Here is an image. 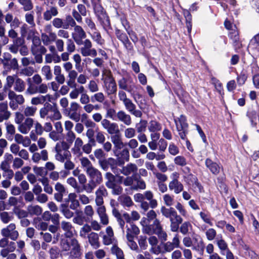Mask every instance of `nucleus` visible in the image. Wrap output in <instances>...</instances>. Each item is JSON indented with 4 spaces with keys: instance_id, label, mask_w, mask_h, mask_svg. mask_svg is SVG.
<instances>
[{
    "instance_id": "1",
    "label": "nucleus",
    "mask_w": 259,
    "mask_h": 259,
    "mask_svg": "<svg viewBox=\"0 0 259 259\" xmlns=\"http://www.w3.org/2000/svg\"><path fill=\"white\" fill-rule=\"evenodd\" d=\"M160 211L164 217L169 219L171 232H176L180 229V231L182 234L186 235L192 229V226L191 223L189 221L183 223V218L178 214L173 207L166 208L163 206L161 207Z\"/></svg>"
},
{
    "instance_id": "2",
    "label": "nucleus",
    "mask_w": 259,
    "mask_h": 259,
    "mask_svg": "<svg viewBox=\"0 0 259 259\" xmlns=\"http://www.w3.org/2000/svg\"><path fill=\"white\" fill-rule=\"evenodd\" d=\"M69 148V146L65 141L58 142L55 147V157L56 160L64 163V168L69 171L74 169L75 164L71 160V155Z\"/></svg>"
},
{
    "instance_id": "3",
    "label": "nucleus",
    "mask_w": 259,
    "mask_h": 259,
    "mask_svg": "<svg viewBox=\"0 0 259 259\" xmlns=\"http://www.w3.org/2000/svg\"><path fill=\"white\" fill-rule=\"evenodd\" d=\"M42 79L38 74H34L32 77L26 79L27 88L25 92L26 96H32L36 94H46L49 90L46 83H42Z\"/></svg>"
},
{
    "instance_id": "4",
    "label": "nucleus",
    "mask_w": 259,
    "mask_h": 259,
    "mask_svg": "<svg viewBox=\"0 0 259 259\" xmlns=\"http://www.w3.org/2000/svg\"><path fill=\"white\" fill-rule=\"evenodd\" d=\"M100 235L102 237V242L104 245H113L111 248V251L112 254L116 256V259H125L122 250L116 245V239L111 227H107L105 233L101 232Z\"/></svg>"
},
{
    "instance_id": "5",
    "label": "nucleus",
    "mask_w": 259,
    "mask_h": 259,
    "mask_svg": "<svg viewBox=\"0 0 259 259\" xmlns=\"http://www.w3.org/2000/svg\"><path fill=\"white\" fill-rule=\"evenodd\" d=\"M174 120L180 137L182 140H187L188 124L186 117L181 115L179 117L175 118Z\"/></svg>"
},
{
    "instance_id": "6",
    "label": "nucleus",
    "mask_w": 259,
    "mask_h": 259,
    "mask_svg": "<svg viewBox=\"0 0 259 259\" xmlns=\"http://www.w3.org/2000/svg\"><path fill=\"white\" fill-rule=\"evenodd\" d=\"M77 45L82 46L80 48V53L82 56L95 57L97 55V52L93 48L92 42L89 39H85Z\"/></svg>"
},
{
    "instance_id": "7",
    "label": "nucleus",
    "mask_w": 259,
    "mask_h": 259,
    "mask_svg": "<svg viewBox=\"0 0 259 259\" xmlns=\"http://www.w3.org/2000/svg\"><path fill=\"white\" fill-rule=\"evenodd\" d=\"M180 243L179 235L176 234L172 238V242L167 241L166 242H161L159 248L160 253L171 252L175 248L179 247Z\"/></svg>"
},
{
    "instance_id": "8",
    "label": "nucleus",
    "mask_w": 259,
    "mask_h": 259,
    "mask_svg": "<svg viewBox=\"0 0 259 259\" xmlns=\"http://www.w3.org/2000/svg\"><path fill=\"white\" fill-rule=\"evenodd\" d=\"M8 96L10 100L9 106L13 110H16L18 108V105H22L25 102L23 95H17L11 90H9Z\"/></svg>"
},
{
    "instance_id": "9",
    "label": "nucleus",
    "mask_w": 259,
    "mask_h": 259,
    "mask_svg": "<svg viewBox=\"0 0 259 259\" xmlns=\"http://www.w3.org/2000/svg\"><path fill=\"white\" fill-rule=\"evenodd\" d=\"M80 108L79 103L76 102H72L70 107L66 110L67 116L74 121L78 122L80 120V114L78 112V110Z\"/></svg>"
},
{
    "instance_id": "10",
    "label": "nucleus",
    "mask_w": 259,
    "mask_h": 259,
    "mask_svg": "<svg viewBox=\"0 0 259 259\" xmlns=\"http://www.w3.org/2000/svg\"><path fill=\"white\" fill-rule=\"evenodd\" d=\"M1 234L5 237L10 238L13 240H16L18 236V232L16 230V225L14 223L10 224L6 228L1 230Z\"/></svg>"
},
{
    "instance_id": "11",
    "label": "nucleus",
    "mask_w": 259,
    "mask_h": 259,
    "mask_svg": "<svg viewBox=\"0 0 259 259\" xmlns=\"http://www.w3.org/2000/svg\"><path fill=\"white\" fill-rule=\"evenodd\" d=\"M71 36L75 43L79 44L87 37L86 32L83 28L77 25L73 28V31L71 33Z\"/></svg>"
},
{
    "instance_id": "12",
    "label": "nucleus",
    "mask_w": 259,
    "mask_h": 259,
    "mask_svg": "<svg viewBox=\"0 0 259 259\" xmlns=\"http://www.w3.org/2000/svg\"><path fill=\"white\" fill-rule=\"evenodd\" d=\"M101 123L109 134L115 135L119 133V127L116 123L111 122L107 119H103Z\"/></svg>"
},
{
    "instance_id": "13",
    "label": "nucleus",
    "mask_w": 259,
    "mask_h": 259,
    "mask_svg": "<svg viewBox=\"0 0 259 259\" xmlns=\"http://www.w3.org/2000/svg\"><path fill=\"white\" fill-rule=\"evenodd\" d=\"M162 226L159 220H154L153 224L149 226H146L143 229V232L147 234H156L162 230Z\"/></svg>"
},
{
    "instance_id": "14",
    "label": "nucleus",
    "mask_w": 259,
    "mask_h": 259,
    "mask_svg": "<svg viewBox=\"0 0 259 259\" xmlns=\"http://www.w3.org/2000/svg\"><path fill=\"white\" fill-rule=\"evenodd\" d=\"M70 243L72 248L69 253L68 259H76L80 255V245L78 241L75 238L71 239Z\"/></svg>"
},
{
    "instance_id": "15",
    "label": "nucleus",
    "mask_w": 259,
    "mask_h": 259,
    "mask_svg": "<svg viewBox=\"0 0 259 259\" xmlns=\"http://www.w3.org/2000/svg\"><path fill=\"white\" fill-rule=\"evenodd\" d=\"M90 178V180L100 185L103 182L102 173L95 167L86 173Z\"/></svg>"
},
{
    "instance_id": "16",
    "label": "nucleus",
    "mask_w": 259,
    "mask_h": 259,
    "mask_svg": "<svg viewBox=\"0 0 259 259\" xmlns=\"http://www.w3.org/2000/svg\"><path fill=\"white\" fill-rule=\"evenodd\" d=\"M94 10L96 16L98 19L100 21H102L103 20L106 19V21L108 23H109V20L108 19L106 12H105L103 8L100 5V3H96V2H92Z\"/></svg>"
},
{
    "instance_id": "17",
    "label": "nucleus",
    "mask_w": 259,
    "mask_h": 259,
    "mask_svg": "<svg viewBox=\"0 0 259 259\" xmlns=\"http://www.w3.org/2000/svg\"><path fill=\"white\" fill-rule=\"evenodd\" d=\"M118 86L120 89L124 90L132 95L134 89L136 88L135 84L132 81H130L129 83L127 80L122 77L118 81Z\"/></svg>"
},
{
    "instance_id": "18",
    "label": "nucleus",
    "mask_w": 259,
    "mask_h": 259,
    "mask_svg": "<svg viewBox=\"0 0 259 259\" xmlns=\"http://www.w3.org/2000/svg\"><path fill=\"white\" fill-rule=\"evenodd\" d=\"M123 104L126 110H127L132 115L137 117H142V111L136 109V105L133 103L132 101L130 99L127 100L125 102H123Z\"/></svg>"
},
{
    "instance_id": "19",
    "label": "nucleus",
    "mask_w": 259,
    "mask_h": 259,
    "mask_svg": "<svg viewBox=\"0 0 259 259\" xmlns=\"http://www.w3.org/2000/svg\"><path fill=\"white\" fill-rule=\"evenodd\" d=\"M248 50L254 56H259V34L251 39L248 46Z\"/></svg>"
},
{
    "instance_id": "20",
    "label": "nucleus",
    "mask_w": 259,
    "mask_h": 259,
    "mask_svg": "<svg viewBox=\"0 0 259 259\" xmlns=\"http://www.w3.org/2000/svg\"><path fill=\"white\" fill-rule=\"evenodd\" d=\"M34 124V120L32 118L27 117L18 127L19 131L23 134H27L32 127Z\"/></svg>"
},
{
    "instance_id": "21",
    "label": "nucleus",
    "mask_w": 259,
    "mask_h": 259,
    "mask_svg": "<svg viewBox=\"0 0 259 259\" xmlns=\"http://www.w3.org/2000/svg\"><path fill=\"white\" fill-rule=\"evenodd\" d=\"M107 194V191L104 186L99 187L95 192V202L96 205H101V204H103V197H106Z\"/></svg>"
},
{
    "instance_id": "22",
    "label": "nucleus",
    "mask_w": 259,
    "mask_h": 259,
    "mask_svg": "<svg viewBox=\"0 0 259 259\" xmlns=\"http://www.w3.org/2000/svg\"><path fill=\"white\" fill-rule=\"evenodd\" d=\"M205 164L206 167L212 174L217 175L220 173L221 166L219 164L213 161L210 158H208L206 159Z\"/></svg>"
},
{
    "instance_id": "23",
    "label": "nucleus",
    "mask_w": 259,
    "mask_h": 259,
    "mask_svg": "<svg viewBox=\"0 0 259 259\" xmlns=\"http://www.w3.org/2000/svg\"><path fill=\"white\" fill-rule=\"evenodd\" d=\"M229 37L233 40V45L235 49H240L242 47V44L239 39L238 31L236 26L234 29L229 32Z\"/></svg>"
},
{
    "instance_id": "24",
    "label": "nucleus",
    "mask_w": 259,
    "mask_h": 259,
    "mask_svg": "<svg viewBox=\"0 0 259 259\" xmlns=\"http://www.w3.org/2000/svg\"><path fill=\"white\" fill-rule=\"evenodd\" d=\"M61 228L65 232L64 235L67 238L73 237L75 231L74 227L70 222L63 221L61 222Z\"/></svg>"
},
{
    "instance_id": "25",
    "label": "nucleus",
    "mask_w": 259,
    "mask_h": 259,
    "mask_svg": "<svg viewBox=\"0 0 259 259\" xmlns=\"http://www.w3.org/2000/svg\"><path fill=\"white\" fill-rule=\"evenodd\" d=\"M169 189L178 194L183 191L184 186L179 180L171 181L168 184Z\"/></svg>"
},
{
    "instance_id": "26",
    "label": "nucleus",
    "mask_w": 259,
    "mask_h": 259,
    "mask_svg": "<svg viewBox=\"0 0 259 259\" xmlns=\"http://www.w3.org/2000/svg\"><path fill=\"white\" fill-rule=\"evenodd\" d=\"M117 119L126 125H130L132 123L131 116L123 110H120L116 113Z\"/></svg>"
},
{
    "instance_id": "27",
    "label": "nucleus",
    "mask_w": 259,
    "mask_h": 259,
    "mask_svg": "<svg viewBox=\"0 0 259 259\" xmlns=\"http://www.w3.org/2000/svg\"><path fill=\"white\" fill-rule=\"evenodd\" d=\"M87 238H88L90 244L94 249H96L100 246L99 237L97 233L94 232H92L88 234Z\"/></svg>"
},
{
    "instance_id": "28",
    "label": "nucleus",
    "mask_w": 259,
    "mask_h": 259,
    "mask_svg": "<svg viewBox=\"0 0 259 259\" xmlns=\"http://www.w3.org/2000/svg\"><path fill=\"white\" fill-rule=\"evenodd\" d=\"M103 88L105 93L108 96L116 94L117 90L115 80L103 83Z\"/></svg>"
},
{
    "instance_id": "29",
    "label": "nucleus",
    "mask_w": 259,
    "mask_h": 259,
    "mask_svg": "<svg viewBox=\"0 0 259 259\" xmlns=\"http://www.w3.org/2000/svg\"><path fill=\"white\" fill-rule=\"evenodd\" d=\"M137 166L135 164L130 163L122 167L121 172L124 176H128L131 174L136 175L135 174L137 172Z\"/></svg>"
},
{
    "instance_id": "30",
    "label": "nucleus",
    "mask_w": 259,
    "mask_h": 259,
    "mask_svg": "<svg viewBox=\"0 0 259 259\" xmlns=\"http://www.w3.org/2000/svg\"><path fill=\"white\" fill-rule=\"evenodd\" d=\"M3 160L0 164V168L3 171L11 168L10 164L13 159V156L10 153H6Z\"/></svg>"
},
{
    "instance_id": "31",
    "label": "nucleus",
    "mask_w": 259,
    "mask_h": 259,
    "mask_svg": "<svg viewBox=\"0 0 259 259\" xmlns=\"http://www.w3.org/2000/svg\"><path fill=\"white\" fill-rule=\"evenodd\" d=\"M117 37L123 43L124 47L128 50H131L133 48L132 43L128 39L127 35L121 32L119 30L116 32Z\"/></svg>"
},
{
    "instance_id": "32",
    "label": "nucleus",
    "mask_w": 259,
    "mask_h": 259,
    "mask_svg": "<svg viewBox=\"0 0 259 259\" xmlns=\"http://www.w3.org/2000/svg\"><path fill=\"white\" fill-rule=\"evenodd\" d=\"M126 238L131 239L132 237H134L135 235H137L140 233V230L138 227H137L133 223H130V224L126 225Z\"/></svg>"
},
{
    "instance_id": "33",
    "label": "nucleus",
    "mask_w": 259,
    "mask_h": 259,
    "mask_svg": "<svg viewBox=\"0 0 259 259\" xmlns=\"http://www.w3.org/2000/svg\"><path fill=\"white\" fill-rule=\"evenodd\" d=\"M148 241L149 244L151 245L150 251L156 255L160 253V251L159 250L160 244L159 245H157L158 239L157 237L154 236H151L149 238Z\"/></svg>"
},
{
    "instance_id": "34",
    "label": "nucleus",
    "mask_w": 259,
    "mask_h": 259,
    "mask_svg": "<svg viewBox=\"0 0 259 259\" xmlns=\"http://www.w3.org/2000/svg\"><path fill=\"white\" fill-rule=\"evenodd\" d=\"M11 115V112L8 110V106L7 102L0 103V117L3 121L8 119Z\"/></svg>"
},
{
    "instance_id": "35",
    "label": "nucleus",
    "mask_w": 259,
    "mask_h": 259,
    "mask_svg": "<svg viewBox=\"0 0 259 259\" xmlns=\"http://www.w3.org/2000/svg\"><path fill=\"white\" fill-rule=\"evenodd\" d=\"M79 161L81 164V167L87 173L94 167L91 161L86 157H80Z\"/></svg>"
},
{
    "instance_id": "36",
    "label": "nucleus",
    "mask_w": 259,
    "mask_h": 259,
    "mask_svg": "<svg viewBox=\"0 0 259 259\" xmlns=\"http://www.w3.org/2000/svg\"><path fill=\"white\" fill-rule=\"evenodd\" d=\"M49 112L48 119H50L52 121L59 120L62 117L61 113L56 105H52V108Z\"/></svg>"
},
{
    "instance_id": "37",
    "label": "nucleus",
    "mask_w": 259,
    "mask_h": 259,
    "mask_svg": "<svg viewBox=\"0 0 259 259\" xmlns=\"http://www.w3.org/2000/svg\"><path fill=\"white\" fill-rule=\"evenodd\" d=\"M58 14V11L56 7H51L44 13V19L46 21L50 20L52 17H55Z\"/></svg>"
},
{
    "instance_id": "38",
    "label": "nucleus",
    "mask_w": 259,
    "mask_h": 259,
    "mask_svg": "<svg viewBox=\"0 0 259 259\" xmlns=\"http://www.w3.org/2000/svg\"><path fill=\"white\" fill-rule=\"evenodd\" d=\"M27 209L28 211L29 214L30 215L38 216L42 212V208L38 205H29L27 207Z\"/></svg>"
},
{
    "instance_id": "39",
    "label": "nucleus",
    "mask_w": 259,
    "mask_h": 259,
    "mask_svg": "<svg viewBox=\"0 0 259 259\" xmlns=\"http://www.w3.org/2000/svg\"><path fill=\"white\" fill-rule=\"evenodd\" d=\"M144 200L147 199L150 202V205L152 208H154L157 206V201L153 199V194L151 191H146L143 193Z\"/></svg>"
},
{
    "instance_id": "40",
    "label": "nucleus",
    "mask_w": 259,
    "mask_h": 259,
    "mask_svg": "<svg viewBox=\"0 0 259 259\" xmlns=\"http://www.w3.org/2000/svg\"><path fill=\"white\" fill-rule=\"evenodd\" d=\"M111 139L116 150L121 149L123 147V143L119 134L112 136Z\"/></svg>"
},
{
    "instance_id": "41",
    "label": "nucleus",
    "mask_w": 259,
    "mask_h": 259,
    "mask_svg": "<svg viewBox=\"0 0 259 259\" xmlns=\"http://www.w3.org/2000/svg\"><path fill=\"white\" fill-rule=\"evenodd\" d=\"M247 115L253 126H256L259 124V114L257 112L254 110L249 111L248 112Z\"/></svg>"
},
{
    "instance_id": "42",
    "label": "nucleus",
    "mask_w": 259,
    "mask_h": 259,
    "mask_svg": "<svg viewBox=\"0 0 259 259\" xmlns=\"http://www.w3.org/2000/svg\"><path fill=\"white\" fill-rule=\"evenodd\" d=\"M135 181L136 182V184L132 186V188L133 189L144 190L146 189V183L140 176H138L136 175V176L135 177Z\"/></svg>"
},
{
    "instance_id": "43",
    "label": "nucleus",
    "mask_w": 259,
    "mask_h": 259,
    "mask_svg": "<svg viewBox=\"0 0 259 259\" xmlns=\"http://www.w3.org/2000/svg\"><path fill=\"white\" fill-rule=\"evenodd\" d=\"M92 33H90L91 38L99 45H102L104 44L105 40L102 38L101 35L98 30H94Z\"/></svg>"
},
{
    "instance_id": "44",
    "label": "nucleus",
    "mask_w": 259,
    "mask_h": 259,
    "mask_svg": "<svg viewBox=\"0 0 259 259\" xmlns=\"http://www.w3.org/2000/svg\"><path fill=\"white\" fill-rule=\"evenodd\" d=\"M85 91L83 86L80 85L78 88H74V89L70 92L69 97L72 100H75L78 98L79 94L82 93Z\"/></svg>"
},
{
    "instance_id": "45",
    "label": "nucleus",
    "mask_w": 259,
    "mask_h": 259,
    "mask_svg": "<svg viewBox=\"0 0 259 259\" xmlns=\"http://www.w3.org/2000/svg\"><path fill=\"white\" fill-rule=\"evenodd\" d=\"M136 175L132 176H127L126 178H123L122 176H119V182L122 183L125 186H131L133 185L134 181H135V177Z\"/></svg>"
},
{
    "instance_id": "46",
    "label": "nucleus",
    "mask_w": 259,
    "mask_h": 259,
    "mask_svg": "<svg viewBox=\"0 0 259 259\" xmlns=\"http://www.w3.org/2000/svg\"><path fill=\"white\" fill-rule=\"evenodd\" d=\"M217 245L220 250V253L222 255H225V252L229 250L228 244L226 242L222 239H217L216 240Z\"/></svg>"
},
{
    "instance_id": "47",
    "label": "nucleus",
    "mask_w": 259,
    "mask_h": 259,
    "mask_svg": "<svg viewBox=\"0 0 259 259\" xmlns=\"http://www.w3.org/2000/svg\"><path fill=\"white\" fill-rule=\"evenodd\" d=\"M118 201L124 206L131 207L134 204L131 198L126 195H122L119 196Z\"/></svg>"
},
{
    "instance_id": "48",
    "label": "nucleus",
    "mask_w": 259,
    "mask_h": 259,
    "mask_svg": "<svg viewBox=\"0 0 259 259\" xmlns=\"http://www.w3.org/2000/svg\"><path fill=\"white\" fill-rule=\"evenodd\" d=\"M25 83L22 79L16 78L14 89L15 91L18 92H22L25 90Z\"/></svg>"
},
{
    "instance_id": "49",
    "label": "nucleus",
    "mask_w": 259,
    "mask_h": 259,
    "mask_svg": "<svg viewBox=\"0 0 259 259\" xmlns=\"http://www.w3.org/2000/svg\"><path fill=\"white\" fill-rule=\"evenodd\" d=\"M52 107V105L50 103H45L44 107L39 110L40 117L41 118H45L46 117H47V118H48L49 114L50 113L49 111L51 110Z\"/></svg>"
},
{
    "instance_id": "50",
    "label": "nucleus",
    "mask_w": 259,
    "mask_h": 259,
    "mask_svg": "<svg viewBox=\"0 0 259 259\" xmlns=\"http://www.w3.org/2000/svg\"><path fill=\"white\" fill-rule=\"evenodd\" d=\"M41 72L42 75L45 77L47 80H50L53 78V75L52 72L51 67L49 65L44 66L41 69Z\"/></svg>"
},
{
    "instance_id": "51",
    "label": "nucleus",
    "mask_w": 259,
    "mask_h": 259,
    "mask_svg": "<svg viewBox=\"0 0 259 259\" xmlns=\"http://www.w3.org/2000/svg\"><path fill=\"white\" fill-rule=\"evenodd\" d=\"M16 78H17V75H9L7 77V83L4 85L3 90L5 92L7 91H9V90H11V88L13 86V84H15V82Z\"/></svg>"
},
{
    "instance_id": "52",
    "label": "nucleus",
    "mask_w": 259,
    "mask_h": 259,
    "mask_svg": "<svg viewBox=\"0 0 259 259\" xmlns=\"http://www.w3.org/2000/svg\"><path fill=\"white\" fill-rule=\"evenodd\" d=\"M101 80L103 83L113 81L114 79L111 71L110 70L104 69L102 71V77Z\"/></svg>"
},
{
    "instance_id": "53",
    "label": "nucleus",
    "mask_w": 259,
    "mask_h": 259,
    "mask_svg": "<svg viewBox=\"0 0 259 259\" xmlns=\"http://www.w3.org/2000/svg\"><path fill=\"white\" fill-rule=\"evenodd\" d=\"M199 216L203 222L208 224L210 226H213L212 222V219L211 218L210 213H206L204 211H201L199 213Z\"/></svg>"
},
{
    "instance_id": "54",
    "label": "nucleus",
    "mask_w": 259,
    "mask_h": 259,
    "mask_svg": "<svg viewBox=\"0 0 259 259\" xmlns=\"http://www.w3.org/2000/svg\"><path fill=\"white\" fill-rule=\"evenodd\" d=\"M65 29H69L70 27H74L76 23L73 18L70 15H67L65 20L64 21Z\"/></svg>"
},
{
    "instance_id": "55",
    "label": "nucleus",
    "mask_w": 259,
    "mask_h": 259,
    "mask_svg": "<svg viewBox=\"0 0 259 259\" xmlns=\"http://www.w3.org/2000/svg\"><path fill=\"white\" fill-rule=\"evenodd\" d=\"M105 179L107 180L105 183V185L108 188L112 187V186L116 184L115 177L110 172H107L106 174Z\"/></svg>"
},
{
    "instance_id": "56",
    "label": "nucleus",
    "mask_w": 259,
    "mask_h": 259,
    "mask_svg": "<svg viewBox=\"0 0 259 259\" xmlns=\"http://www.w3.org/2000/svg\"><path fill=\"white\" fill-rule=\"evenodd\" d=\"M90 226L87 224L84 225L79 231V236L82 238L88 237V234L92 232Z\"/></svg>"
},
{
    "instance_id": "57",
    "label": "nucleus",
    "mask_w": 259,
    "mask_h": 259,
    "mask_svg": "<svg viewBox=\"0 0 259 259\" xmlns=\"http://www.w3.org/2000/svg\"><path fill=\"white\" fill-rule=\"evenodd\" d=\"M148 130L150 132H158L161 130V125L155 120H151L148 125Z\"/></svg>"
},
{
    "instance_id": "58",
    "label": "nucleus",
    "mask_w": 259,
    "mask_h": 259,
    "mask_svg": "<svg viewBox=\"0 0 259 259\" xmlns=\"http://www.w3.org/2000/svg\"><path fill=\"white\" fill-rule=\"evenodd\" d=\"M105 100V96L102 92H97L91 96L92 102H97L102 103Z\"/></svg>"
},
{
    "instance_id": "59",
    "label": "nucleus",
    "mask_w": 259,
    "mask_h": 259,
    "mask_svg": "<svg viewBox=\"0 0 259 259\" xmlns=\"http://www.w3.org/2000/svg\"><path fill=\"white\" fill-rule=\"evenodd\" d=\"M99 185L95 183L89 181L88 184H85L82 186L83 189L87 193H91L93 192L94 189Z\"/></svg>"
},
{
    "instance_id": "60",
    "label": "nucleus",
    "mask_w": 259,
    "mask_h": 259,
    "mask_svg": "<svg viewBox=\"0 0 259 259\" xmlns=\"http://www.w3.org/2000/svg\"><path fill=\"white\" fill-rule=\"evenodd\" d=\"M37 110V108L35 106H26L24 108L23 113L26 117L33 116Z\"/></svg>"
},
{
    "instance_id": "61",
    "label": "nucleus",
    "mask_w": 259,
    "mask_h": 259,
    "mask_svg": "<svg viewBox=\"0 0 259 259\" xmlns=\"http://www.w3.org/2000/svg\"><path fill=\"white\" fill-rule=\"evenodd\" d=\"M13 211H14V213L19 219H23V218H26L29 215L28 211L27 210H25L23 209H20L17 207L14 208Z\"/></svg>"
},
{
    "instance_id": "62",
    "label": "nucleus",
    "mask_w": 259,
    "mask_h": 259,
    "mask_svg": "<svg viewBox=\"0 0 259 259\" xmlns=\"http://www.w3.org/2000/svg\"><path fill=\"white\" fill-rule=\"evenodd\" d=\"M6 130L7 133V138H12L13 136L15 135L16 132V130L14 125L10 122L6 123Z\"/></svg>"
},
{
    "instance_id": "63",
    "label": "nucleus",
    "mask_w": 259,
    "mask_h": 259,
    "mask_svg": "<svg viewBox=\"0 0 259 259\" xmlns=\"http://www.w3.org/2000/svg\"><path fill=\"white\" fill-rule=\"evenodd\" d=\"M65 138L66 140L65 142L70 146L76 139L75 134L72 131H68L66 134Z\"/></svg>"
},
{
    "instance_id": "64",
    "label": "nucleus",
    "mask_w": 259,
    "mask_h": 259,
    "mask_svg": "<svg viewBox=\"0 0 259 259\" xmlns=\"http://www.w3.org/2000/svg\"><path fill=\"white\" fill-rule=\"evenodd\" d=\"M53 26L57 28L65 29L64 20L60 18H55L52 21Z\"/></svg>"
}]
</instances>
